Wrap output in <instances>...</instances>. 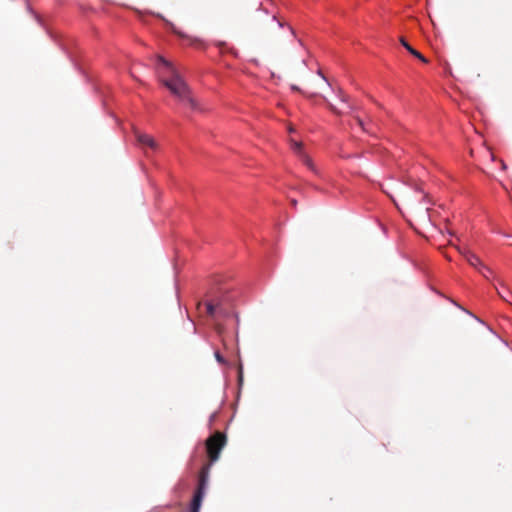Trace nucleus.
<instances>
[{
	"mask_svg": "<svg viewBox=\"0 0 512 512\" xmlns=\"http://www.w3.org/2000/svg\"><path fill=\"white\" fill-rule=\"evenodd\" d=\"M491 160H494V155L492 153H489Z\"/></svg>",
	"mask_w": 512,
	"mask_h": 512,
	"instance_id": "nucleus-21",
	"label": "nucleus"
},
{
	"mask_svg": "<svg viewBox=\"0 0 512 512\" xmlns=\"http://www.w3.org/2000/svg\"><path fill=\"white\" fill-rule=\"evenodd\" d=\"M173 31H174L176 34H178L181 38H183V39L186 41V43H187L188 45H191V46H195V45H197V43H198V40H197V39L192 38V37H190V36H188V35H186V34H183L182 32H180V31H178V30H176V29H174Z\"/></svg>",
	"mask_w": 512,
	"mask_h": 512,
	"instance_id": "nucleus-12",
	"label": "nucleus"
},
{
	"mask_svg": "<svg viewBox=\"0 0 512 512\" xmlns=\"http://www.w3.org/2000/svg\"><path fill=\"white\" fill-rule=\"evenodd\" d=\"M495 289L501 299L506 302L511 300L512 292L502 281H498V283L495 285Z\"/></svg>",
	"mask_w": 512,
	"mask_h": 512,
	"instance_id": "nucleus-9",
	"label": "nucleus"
},
{
	"mask_svg": "<svg viewBox=\"0 0 512 512\" xmlns=\"http://www.w3.org/2000/svg\"><path fill=\"white\" fill-rule=\"evenodd\" d=\"M400 43L411 55L418 58L420 61L427 63V59L420 52L409 45V43L404 38H400Z\"/></svg>",
	"mask_w": 512,
	"mask_h": 512,
	"instance_id": "nucleus-10",
	"label": "nucleus"
},
{
	"mask_svg": "<svg viewBox=\"0 0 512 512\" xmlns=\"http://www.w3.org/2000/svg\"><path fill=\"white\" fill-rule=\"evenodd\" d=\"M501 166H502V169H506V164L504 163V161H501Z\"/></svg>",
	"mask_w": 512,
	"mask_h": 512,
	"instance_id": "nucleus-19",
	"label": "nucleus"
},
{
	"mask_svg": "<svg viewBox=\"0 0 512 512\" xmlns=\"http://www.w3.org/2000/svg\"><path fill=\"white\" fill-rule=\"evenodd\" d=\"M134 135H135L137 144L142 149L148 148L152 151H156L158 149V143L151 135L143 133L139 130H135Z\"/></svg>",
	"mask_w": 512,
	"mask_h": 512,
	"instance_id": "nucleus-6",
	"label": "nucleus"
},
{
	"mask_svg": "<svg viewBox=\"0 0 512 512\" xmlns=\"http://www.w3.org/2000/svg\"><path fill=\"white\" fill-rule=\"evenodd\" d=\"M458 250L460 254L465 258V260L477 271L483 265V262L480 260V258L469 249L458 248Z\"/></svg>",
	"mask_w": 512,
	"mask_h": 512,
	"instance_id": "nucleus-8",
	"label": "nucleus"
},
{
	"mask_svg": "<svg viewBox=\"0 0 512 512\" xmlns=\"http://www.w3.org/2000/svg\"><path fill=\"white\" fill-rule=\"evenodd\" d=\"M226 444V436L221 432H216L206 440L207 455L211 464L219 459L221 450Z\"/></svg>",
	"mask_w": 512,
	"mask_h": 512,
	"instance_id": "nucleus-4",
	"label": "nucleus"
},
{
	"mask_svg": "<svg viewBox=\"0 0 512 512\" xmlns=\"http://www.w3.org/2000/svg\"><path fill=\"white\" fill-rule=\"evenodd\" d=\"M289 145L291 150L299 157L303 164L306 165L308 169L316 173L317 170L315 165L311 158L305 153L302 142L291 137L289 139Z\"/></svg>",
	"mask_w": 512,
	"mask_h": 512,
	"instance_id": "nucleus-5",
	"label": "nucleus"
},
{
	"mask_svg": "<svg viewBox=\"0 0 512 512\" xmlns=\"http://www.w3.org/2000/svg\"><path fill=\"white\" fill-rule=\"evenodd\" d=\"M215 358H216V360L218 361V363H220V364H225V360H224V358L222 357V355L219 353V351H216V352H215Z\"/></svg>",
	"mask_w": 512,
	"mask_h": 512,
	"instance_id": "nucleus-13",
	"label": "nucleus"
},
{
	"mask_svg": "<svg viewBox=\"0 0 512 512\" xmlns=\"http://www.w3.org/2000/svg\"><path fill=\"white\" fill-rule=\"evenodd\" d=\"M288 132H289V133H293V132H294V128H293L292 126H289V127H288Z\"/></svg>",
	"mask_w": 512,
	"mask_h": 512,
	"instance_id": "nucleus-17",
	"label": "nucleus"
},
{
	"mask_svg": "<svg viewBox=\"0 0 512 512\" xmlns=\"http://www.w3.org/2000/svg\"><path fill=\"white\" fill-rule=\"evenodd\" d=\"M337 99H338V102L337 104H333V103H330L328 102V106L329 108L331 109V111L335 114H344V113H347L348 110L350 109V106L347 102V99L345 97V95L342 93V92H339L337 94Z\"/></svg>",
	"mask_w": 512,
	"mask_h": 512,
	"instance_id": "nucleus-7",
	"label": "nucleus"
},
{
	"mask_svg": "<svg viewBox=\"0 0 512 512\" xmlns=\"http://www.w3.org/2000/svg\"><path fill=\"white\" fill-rule=\"evenodd\" d=\"M315 82L326 83V78L319 72L318 76L314 79Z\"/></svg>",
	"mask_w": 512,
	"mask_h": 512,
	"instance_id": "nucleus-14",
	"label": "nucleus"
},
{
	"mask_svg": "<svg viewBox=\"0 0 512 512\" xmlns=\"http://www.w3.org/2000/svg\"><path fill=\"white\" fill-rule=\"evenodd\" d=\"M304 94L308 97L310 96H316L317 95V92L316 91H305Z\"/></svg>",
	"mask_w": 512,
	"mask_h": 512,
	"instance_id": "nucleus-16",
	"label": "nucleus"
},
{
	"mask_svg": "<svg viewBox=\"0 0 512 512\" xmlns=\"http://www.w3.org/2000/svg\"><path fill=\"white\" fill-rule=\"evenodd\" d=\"M156 69L162 84L185 108L195 111L198 104L193 98L191 91L185 81L180 77L177 70L171 62L162 56L157 57Z\"/></svg>",
	"mask_w": 512,
	"mask_h": 512,
	"instance_id": "nucleus-1",
	"label": "nucleus"
},
{
	"mask_svg": "<svg viewBox=\"0 0 512 512\" xmlns=\"http://www.w3.org/2000/svg\"><path fill=\"white\" fill-rule=\"evenodd\" d=\"M211 462L202 467L199 473V484L198 488L194 493L193 499L190 504L189 512H199L200 507L205 495V491L208 484L209 472L211 468Z\"/></svg>",
	"mask_w": 512,
	"mask_h": 512,
	"instance_id": "nucleus-3",
	"label": "nucleus"
},
{
	"mask_svg": "<svg viewBox=\"0 0 512 512\" xmlns=\"http://www.w3.org/2000/svg\"><path fill=\"white\" fill-rule=\"evenodd\" d=\"M358 121V124L362 127L363 126V123L360 119L357 120Z\"/></svg>",
	"mask_w": 512,
	"mask_h": 512,
	"instance_id": "nucleus-20",
	"label": "nucleus"
},
{
	"mask_svg": "<svg viewBox=\"0 0 512 512\" xmlns=\"http://www.w3.org/2000/svg\"><path fill=\"white\" fill-rule=\"evenodd\" d=\"M291 88H292L293 90L300 91V89H299L297 86H295V85L291 86Z\"/></svg>",
	"mask_w": 512,
	"mask_h": 512,
	"instance_id": "nucleus-18",
	"label": "nucleus"
},
{
	"mask_svg": "<svg viewBox=\"0 0 512 512\" xmlns=\"http://www.w3.org/2000/svg\"><path fill=\"white\" fill-rule=\"evenodd\" d=\"M400 193L398 199L391 196L395 205L400 209V204L407 208H413L415 202L424 201L426 198V194L421 189L411 190L408 187L403 185L399 186Z\"/></svg>",
	"mask_w": 512,
	"mask_h": 512,
	"instance_id": "nucleus-2",
	"label": "nucleus"
},
{
	"mask_svg": "<svg viewBox=\"0 0 512 512\" xmlns=\"http://www.w3.org/2000/svg\"><path fill=\"white\" fill-rule=\"evenodd\" d=\"M206 308H207V312H208V314H210V315H213V314H214V312H215V308H214V306H213L211 303H208V304L206 305Z\"/></svg>",
	"mask_w": 512,
	"mask_h": 512,
	"instance_id": "nucleus-15",
	"label": "nucleus"
},
{
	"mask_svg": "<svg viewBox=\"0 0 512 512\" xmlns=\"http://www.w3.org/2000/svg\"><path fill=\"white\" fill-rule=\"evenodd\" d=\"M478 272L484 277L486 278L487 280L491 281V280H494L495 276H494V272L488 267L486 266L484 263L483 265L479 268Z\"/></svg>",
	"mask_w": 512,
	"mask_h": 512,
	"instance_id": "nucleus-11",
	"label": "nucleus"
}]
</instances>
